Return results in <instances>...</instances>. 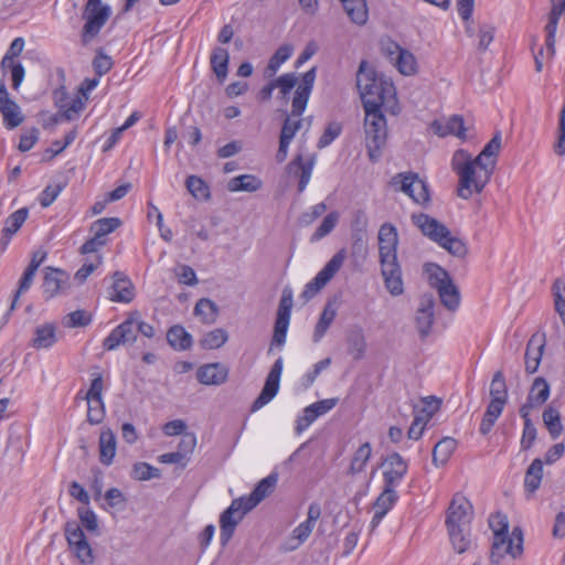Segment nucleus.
I'll use <instances>...</instances> for the list:
<instances>
[{
	"label": "nucleus",
	"instance_id": "1",
	"mask_svg": "<svg viewBox=\"0 0 565 565\" xmlns=\"http://www.w3.org/2000/svg\"><path fill=\"white\" fill-rule=\"evenodd\" d=\"M356 86L364 108H381L392 115L399 113L395 86L388 78L377 75L365 61L359 66Z\"/></svg>",
	"mask_w": 565,
	"mask_h": 565
},
{
	"label": "nucleus",
	"instance_id": "2",
	"mask_svg": "<svg viewBox=\"0 0 565 565\" xmlns=\"http://www.w3.org/2000/svg\"><path fill=\"white\" fill-rule=\"evenodd\" d=\"M451 169L458 175V196L469 200L475 193H481L489 183L494 161L480 162L467 150L458 149L451 158Z\"/></svg>",
	"mask_w": 565,
	"mask_h": 565
},
{
	"label": "nucleus",
	"instance_id": "3",
	"mask_svg": "<svg viewBox=\"0 0 565 565\" xmlns=\"http://www.w3.org/2000/svg\"><path fill=\"white\" fill-rule=\"evenodd\" d=\"M316 81V67L306 72L297 86L291 105V114L285 119L281 128L279 148L276 153L278 162L285 161L288 154L289 145L302 126V119L298 118L305 111L309 96Z\"/></svg>",
	"mask_w": 565,
	"mask_h": 565
},
{
	"label": "nucleus",
	"instance_id": "4",
	"mask_svg": "<svg viewBox=\"0 0 565 565\" xmlns=\"http://www.w3.org/2000/svg\"><path fill=\"white\" fill-rule=\"evenodd\" d=\"M412 220L425 236L445 248L452 256L462 258L467 255L468 248L466 243L459 237L451 235L448 227L438 220L424 213L414 214Z\"/></svg>",
	"mask_w": 565,
	"mask_h": 565
},
{
	"label": "nucleus",
	"instance_id": "5",
	"mask_svg": "<svg viewBox=\"0 0 565 565\" xmlns=\"http://www.w3.org/2000/svg\"><path fill=\"white\" fill-rule=\"evenodd\" d=\"M364 130L369 157L372 161L379 160L381 149L386 142V119L381 108H364Z\"/></svg>",
	"mask_w": 565,
	"mask_h": 565
},
{
	"label": "nucleus",
	"instance_id": "6",
	"mask_svg": "<svg viewBox=\"0 0 565 565\" xmlns=\"http://www.w3.org/2000/svg\"><path fill=\"white\" fill-rule=\"evenodd\" d=\"M425 269L429 285L438 291L443 306L449 311L457 310L460 305V292L449 274L436 264H428Z\"/></svg>",
	"mask_w": 565,
	"mask_h": 565
},
{
	"label": "nucleus",
	"instance_id": "7",
	"mask_svg": "<svg viewBox=\"0 0 565 565\" xmlns=\"http://www.w3.org/2000/svg\"><path fill=\"white\" fill-rule=\"evenodd\" d=\"M110 8L102 4V0H88L83 12L86 21L82 30V43L88 44L105 25L110 17Z\"/></svg>",
	"mask_w": 565,
	"mask_h": 565
},
{
	"label": "nucleus",
	"instance_id": "8",
	"mask_svg": "<svg viewBox=\"0 0 565 565\" xmlns=\"http://www.w3.org/2000/svg\"><path fill=\"white\" fill-rule=\"evenodd\" d=\"M522 553L523 532L520 527H514L510 534L507 532L493 536L490 556L493 563L499 564L505 555L516 558Z\"/></svg>",
	"mask_w": 565,
	"mask_h": 565
},
{
	"label": "nucleus",
	"instance_id": "9",
	"mask_svg": "<svg viewBox=\"0 0 565 565\" xmlns=\"http://www.w3.org/2000/svg\"><path fill=\"white\" fill-rule=\"evenodd\" d=\"M392 185L407 194L414 202L424 204L429 201L427 184L416 173H398L392 179Z\"/></svg>",
	"mask_w": 565,
	"mask_h": 565
},
{
	"label": "nucleus",
	"instance_id": "10",
	"mask_svg": "<svg viewBox=\"0 0 565 565\" xmlns=\"http://www.w3.org/2000/svg\"><path fill=\"white\" fill-rule=\"evenodd\" d=\"M250 510H246L245 497L234 499L231 505L221 514V540L223 544H226L233 536L236 525L243 520L246 513Z\"/></svg>",
	"mask_w": 565,
	"mask_h": 565
},
{
	"label": "nucleus",
	"instance_id": "11",
	"mask_svg": "<svg viewBox=\"0 0 565 565\" xmlns=\"http://www.w3.org/2000/svg\"><path fill=\"white\" fill-rule=\"evenodd\" d=\"M54 100L61 110L60 116L65 120H73L84 109L87 97L77 93L68 95L64 87H60L54 90Z\"/></svg>",
	"mask_w": 565,
	"mask_h": 565
},
{
	"label": "nucleus",
	"instance_id": "12",
	"mask_svg": "<svg viewBox=\"0 0 565 565\" xmlns=\"http://www.w3.org/2000/svg\"><path fill=\"white\" fill-rule=\"evenodd\" d=\"M137 334L136 322L131 312L124 322L109 333L104 340L103 347L105 350L113 351L119 345L132 344L137 340Z\"/></svg>",
	"mask_w": 565,
	"mask_h": 565
},
{
	"label": "nucleus",
	"instance_id": "13",
	"mask_svg": "<svg viewBox=\"0 0 565 565\" xmlns=\"http://www.w3.org/2000/svg\"><path fill=\"white\" fill-rule=\"evenodd\" d=\"M472 504L462 495H455L448 508L447 527H470Z\"/></svg>",
	"mask_w": 565,
	"mask_h": 565
},
{
	"label": "nucleus",
	"instance_id": "14",
	"mask_svg": "<svg viewBox=\"0 0 565 565\" xmlns=\"http://www.w3.org/2000/svg\"><path fill=\"white\" fill-rule=\"evenodd\" d=\"M281 372H282V359L279 358L278 360H276V362L271 366L259 396L254 401V403L252 405L253 412L260 409L276 396L278 388H279V381H280Z\"/></svg>",
	"mask_w": 565,
	"mask_h": 565
},
{
	"label": "nucleus",
	"instance_id": "15",
	"mask_svg": "<svg viewBox=\"0 0 565 565\" xmlns=\"http://www.w3.org/2000/svg\"><path fill=\"white\" fill-rule=\"evenodd\" d=\"M435 298L430 294L420 297L419 306L416 311L415 322L420 339H426L431 330L435 320Z\"/></svg>",
	"mask_w": 565,
	"mask_h": 565
},
{
	"label": "nucleus",
	"instance_id": "16",
	"mask_svg": "<svg viewBox=\"0 0 565 565\" xmlns=\"http://www.w3.org/2000/svg\"><path fill=\"white\" fill-rule=\"evenodd\" d=\"M380 264L385 288L392 296H401L404 292V282L397 258L380 260Z\"/></svg>",
	"mask_w": 565,
	"mask_h": 565
},
{
	"label": "nucleus",
	"instance_id": "17",
	"mask_svg": "<svg viewBox=\"0 0 565 565\" xmlns=\"http://www.w3.org/2000/svg\"><path fill=\"white\" fill-rule=\"evenodd\" d=\"M384 487L394 489L407 472V463L397 452L388 455L383 463Z\"/></svg>",
	"mask_w": 565,
	"mask_h": 565
},
{
	"label": "nucleus",
	"instance_id": "18",
	"mask_svg": "<svg viewBox=\"0 0 565 565\" xmlns=\"http://www.w3.org/2000/svg\"><path fill=\"white\" fill-rule=\"evenodd\" d=\"M397 232L393 225L384 224L379 231L380 260L397 258Z\"/></svg>",
	"mask_w": 565,
	"mask_h": 565
},
{
	"label": "nucleus",
	"instance_id": "19",
	"mask_svg": "<svg viewBox=\"0 0 565 565\" xmlns=\"http://www.w3.org/2000/svg\"><path fill=\"white\" fill-rule=\"evenodd\" d=\"M431 130L439 137L454 135L462 140L468 138L467 128L461 116L455 115L447 120H435L431 122Z\"/></svg>",
	"mask_w": 565,
	"mask_h": 565
},
{
	"label": "nucleus",
	"instance_id": "20",
	"mask_svg": "<svg viewBox=\"0 0 565 565\" xmlns=\"http://www.w3.org/2000/svg\"><path fill=\"white\" fill-rule=\"evenodd\" d=\"M228 372L220 363H210L202 365L196 371V379L204 385H221L227 379Z\"/></svg>",
	"mask_w": 565,
	"mask_h": 565
},
{
	"label": "nucleus",
	"instance_id": "21",
	"mask_svg": "<svg viewBox=\"0 0 565 565\" xmlns=\"http://www.w3.org/2000/svg\"><path fill=\"white\" fill-rule=\"evenodd\" d=\"M397 500L396 491L392 488L384 487L382 493L377 497L375 500L373 508H374V515L371 521V527L372 530L375 529L382 519L386 515V513L392 509L394 503Z\"/></svg>",
	"mask_w": 565,
	"mask_h": 565
},
{
	"label": "nucleus",
	"instance_id": "22",
	"mask_svg": "<svg viewBox=\"0 0 565 565\" xmlns=\"http://www.w3.org/2000/svg\"><path fill=\"white\" fill-rule=\"evenodd\" d=\"M315 160L313 158L308 161H303L301 156H297L288 166L287 171L290 175H295L299 178L298 191L302 192L308 185L312 170H313Z\"/></svg>",
	"mask_w": 565,
	"mask_h": 565
},
{
	"label": "nucleus",
	"instance_id": "23",
	"mask_svg": "<svg viewBox=\"0 0 565 565\" xmlns=\"http://www.w3.org/2000/svg\"><path fill=\"white\" fill-rule=\"evenodd\" d=\"M278 478L276 475H269L260 480L253 492L245 497L246 510H253L259 502L267 498L276 488Z\"/></svg>",
	"mask_w": 565,
	"mask_h": 565
},
{
	"label": "nucleus",
	"instance_id": "24",
	"mask_svg": "<svg viewBox=\"0 0 565 565\" xmlns=\"http://www.w3.org/2000/svg\"><path fill=\"white\" fill-rule=\"evenodd\" d=\"M110 299L116 302H130L135 298L132 282L120 273H115Z\"/></svg>",
	"mask_w": 565,
	"mask_h": 565
},
{
	"label": "nucleus",
	"instance_id": "25",
	"mask_svg": "<svg viewBox=\"0 0 565 565\" xmlns=\"http://www.w3.org/2000/svg\"><path fill=\"white\" fill-rule=\"evenodd\" d=\"M99 460L103 465L109 466L117 450V440L114 431L110 428H103L99 435Z\"/></svg>",
	"mask_w": 565,
	"mask_h": 565
},
{
	"label": "nucleus",
	"instance_id": "26",
	"mask_svg": "<svg viewBox=\"0 0 565 565\" xmlns=\"http://www.w3.org/2000/svg\"><path fill=\"white\" fill-rule=\"evenodd\" d=\"M313 526L301 522L298 526L294 529L291 534L284 541L280 546L282 552H292L296 551L301 544H303L308 537L311 535L313 531Z\"/></svg>",
	"mask_w": 565,
	"mask_h": 565
},
{
	"label": "nucleus",
	"instance_id": "27",
	"mask_svg": "<svg viewBox=\"0 0 565 565\" xmlns=\"http://www.w3.org/2000/svg\"><path fill=\"white\" fill-rule=\"evenodd\" d=\"M348 353L356 361L362 360L366 351V339L360 327L352 328L347 335Z\"/></svg>",
	"mask_w": 565,
	"mask_h": 565
},
{
	"label": "nucleus",
	"instance_id": "28",
	"mask_svg": "<svg viewBox=\"0 0 565 565\" xmlns=\"http://www.w3.org/2000/svg\"><path fill=\"white\" fill-rule=\"evenodd\" d=\"M372 456V446L369 441L362 444L353 454L347 469L348 476H355L364 471L366 463Z\"/></svg>",
	"mask_w": 565,
	"mask_h": 565
},
{
	"label": "nucleus",
	"instance_id": "29",
	"mask_svg": "<svg viewBox=\"0 0 565 565\" xmlns=\"http://www.w3.org/2000/svg\"><path fill=\"white\" fill-rule=\"evenodd\" d=\"M337 316V308L332 302H328L321 315L320 318L315 327L312 340L315 343H318L326 334L330 326L332 324L334 318Z\"/></svg>",
	"mask_w": 565,
	"mask_h": 565
},
{
	"label": "nucleus",
	"instance_id": "30",
	"mask_svg": "<svg viewBox=\"0 0 565 565\" xmlns=\"http://www.w3.org/2000/svg\"><path fill=\"white\" fill-rule=\"evenodd\" d=\"M263 185L260 179L253 174H242L232 178L227 183V190L230 192H255L258 191Z\"/></svg>",
	"mask_w": 565,
	"mask_h": 565
},
{
	"label": "nucleus",
	"instance_id": "31",
	"mask_svg": "<svg viewBox=\"0 0 565 565\" xmlns=\"http://www.w3.org/2000/svg\"><path fill=\"white\" fill-rule=\"evenodd\" d=\"M543 423L552 439H557L564 431L559 412L552 405H548L542 414Z\"/></svg>",
	"mask_w": 565,
	"mask_h": 565
},
{
	"label": "nucleus",
	"instance_id": "32",
	"mask_svg": "<svg viewBox=\"0 0 565 565\" xmlns=\"http://www.w3.org/2000/svg\"><path fill=\"white\" fill-rule=\"evenodd\" d=\"M457 447V440L452 437H444L433 449V462L436 466H444Z\"/></svg>",
	"mask_w": 565,
	"mask_h": 565
},
{
	"label": "nucleus",
	"instance_id": "33",
	"mask_svg": "<svg viewBox=\"0 0 565 565\" xmlns=\"http://www.w3.org/2000/svg\"><path fill=\"white\" fill-rule=\"evenodd\" d=\"M343 8L351 19L356 24H364L367 21L369 10L365 0H340Z\"/></svg>",
	"mask_w": 565,
	"mask_h": 565
},
{
	"label": "nucleus",
	"instance_id": "34",
	"mask_svg": "<svg viewBox=\"0 0 565 565\" xmlns=\"http://www.w3.org/2000/svg\"><path fill=\"white\" fill-rule=\"evenodd\" d=\"M45 273L43 281V291L47 297L55 296L66 282V275L60 269H51Z\"/></svg>",
	"mask_w": 565,
	"mask_h": 565
},
{
	"label": "nucleus",
	"instance_id": "35",
	"mask_svg": "<svg viewBox=\"0 0 565 565\" xmlns=\"http://www.w3.org/2000/svg\"><path fill=\"white\" fill-rule=\"evenodd\" d=\"M28 209L22 207L15 212H13L7 220L6 225L3 227V237H2V244L7 245L10 237L15 234L22 224L25 222L28 217Z\"/></svg>",
	"mask_w": 565,
	"mask_h": 565
},
{
	"label": "nucleus",
	"instance_id": "36",
	"mask_svg": "<svg viewBox=\"0 0 565 565\" xmlns=\"http://www.w3.org/2000/svg\"><path fill=\"white\" fill-rule=\"evenodd\" d=\"M194 315L200 318L203 323L212 324L218 316V308L214 301L209 298H201L194 307Z\"/></svg>",
	"mask_w": 565,
	"mask_h": 565
},
{
	"label": "nucleus",
	"instance_id": "37",
	"mask_svg": "<svg viewBox=\"0 0 565 565\" xmlns=\"http://www.w3.org/2000/svg\"><path fill=\"white\" fill-rule=\"evenodd\" d=\"M543 348L544 344L540 341H535L534 338L529 341L525 352V371L527 373L532 374L537 371L543 354Z\"/></svg>",
	"mask_w": 565,
	"mask_h": 565
},
{
	"label": "nucleus",
	"instance_id": "38",
	"mask_svg": "<svg viewBox=\"0 0 565 565\" xmlns=\"http://www.w3.org/2000/svg\"><path fill=\"white\" fill-rule=\"evenodd\" d=\"M169 344L177 350H188L192 345V337L181 326H173L167 332Z\"/></svg>",
	"mask_w": 565,
	"mask_h": 565
},
{
	"label": "nucleus",
	"instance_id": "39",
	"mask_svg": "<svg viewBox=\"0 0 565 565\" xmlns=\"http://www.w3.org/2000/svg\"><path fill=\"white\" fill-rule=\"evenodd\" d=\"M294 47L290 44H285L278 47L275 54L270 57L264 75L266 78H271L277 73L282 63H285L292 54Z\"/></svg>",
	"mask_w": 565,
	"mask_h": 565
},
{
	"label": "nucleus",
	"instance_id": "40",
	"mask_svg": "<svg viewBox=\"0 0 565 565\" xmlns=\"http://www.w3.org/2000/svg\"><path fill=\"white\" fill-rule=\"evenodd\" d=\"M543 478V461L539 458L534 459L526 470L524 478V487L530 493H534L541 484Z\"/></svg>",
	"mask_w": 565,
	"mask_h": 565
},
{
	"label": "nucleus",
	"instance_id": "41",
	"mask_svg": "<svg viewBox=\"0 0 565 565\" xmlns=\"http://www.w3.org/2000/svg\"><path fill=\"white\" fill-rule=\"evenodd\" d=\"M56 341L55 328L51 323L39 326L35 329L32 345L35 349H47L52 347Z\"/></svg>",
	"mask_w": 565,
	"mask_h": 565
},
{
	"label": "nucleus",
	"instance_id": "42",
	"mask_svg": "<svg viewBox=\"0 0 565 565\" xmlns=\"http://www.w3.org/2000/svg\"><path fill=\"white\" fill-rule=\"evenodd\" d=\"M228 52L223 47H215L211 55V67L218 81L223 82L227 76Z\"/></svg>",
	"mask_w": 565,
	"mask_h": 565
},
{
	"label": "nucleus",
	"instance_id": "43",
	"mask_svg": "<svg viewBox=\"0 0 565 565\" xmlns=\"http://www.w3.org/2000/svg\"><path fill=\"white\" fill-rule=\"evenodd\" d=\"M447 530L455 551L459 554L465 553L471 544L470 527H447Z\"/></svg>",
	"mask_w": 565,
	"mask_h": 565
},
{
	"label": "nucleus",
	"instance_id": "44",
	"mask_svg": "<svg viewBox=\"0 0 565 565\" xmlns=\"http://www.w3.org/2000/svg\"><path fill=\"white\" fill-rule=\"evenodd\" d=\"M347 258L345 248L337 252L332 258L326 264V266L319 271V280L320 281H330L333 276L340 270L344 260Z\"/></svg>",
	"mask_w": 565,
	"mask_h": 565
},
{
	"label": "nucleus",
	"instance_id": "45",
	"mask_svg": "<svg viewBox=\"0 0 565 565\" xmlns=\"http://www.w3.org/2000/svg\"><path fill=\"white\" fill-rule=\"evenodd\" d=\"M347 258L345 248L337 252L332 258L326 264V266L319 271V280L320 281H330L333 276L340 270L344 260Z\"/></svg>",
	"mask_w": 565,
	"mask_h": 565
},
{
	"label": "nucleus",
	"instance_id": "46",
	"mask_svg": "<svg viewBox=\"0 0 565 565\" xmlns=\"http://www.w3.org/2000/svg\"><path fill=\"white\" fill-rule=\"evenodd\" d=\"M0 113L3 116L6 127L9 129L18 127L23 121V115L20 110V107L13 100H9L6 104L1 105Z\"/></svg>",
	"mask_w": 565,
	"mask_h": 565
},
{
	"label": "nucleus",
	"instance_id": "47",
	"mask_svg": "<svg viewBox=\"0 0 565 565\" xmlns=\"http://www.w3.org/2000/svg\"><path fill=\"white\" fill-rule=\"evenodd\" d=\"M121 225L118 217H104L95 221L90 225V232L99 239H105V236L117 230Z\"/></svg>",
	"mask_w": 565,
	"mask_h": 565
},
{
	"label": "nucleus",
	"instance_id": "48",
	"mask_svg": "<svg viewBox=\"0 0 565 565\" xmlns=\"http://www.w3.org/2000/svg\"><path fill=\"white\" fill-rule=\"evenodd\" d=\"M228 340V333L217 328L205 333L200 340V345L205 350H215L223 347Z\"/></svg>",
	"mask_w": 565,
	"mask_h": 565
},
{
	"label": "nucleus",
	"instance_id": "49",
	"mask_svg": "<svg viewBox=\"0 0 565 565\" xmlns=\"http://www.w3.org/2000/svg\"><path fill=\"white\" fill-rule=\"evenodd\" d=\"M398 72L406 76H412L417 72V61L413 53L403 49L394 62Z\"/></svg>",
	"mask_w": 565,
	"mask_h": 565
},
{
	"label": "nucleus",
	"instance_id": "50",
	"mask_svg": "<svg viewBox=\"0 0 565 565\" xmlns=\"http://www.w3.org/2000/svg\"><path fill=\"white\" fill-rule=\"evenodd\" d=\"M530 399L542 406L550 397V384L544 377H536L530 388Z\"/></svg>",
	"mask_w": 565,
	"mask_h": 565
},
{
	"label": "nucleus",
	"instance_id": "51",
	"mask_svg": "<svg viewBox=\"0 0 565 565\" xmlns=\"http://www.w3.org/2000/svg\"><path fill=\"white\" fill-rule=\"evenodd\" d=\"M87 402V422L92 425L100 424L105 417L103 398H85Z\"/></svg>",
	"mask_w": 565,
	"mask_h": 565
},
{
	"label": "nucleus",
	"instance_id": "52",
	"mask_svg": "<svg viewBox=\"0 0 565 565\" xmlns=\"http://www.w3.org/2000/svg\"><path fill=\"white\" fill-rule=\"evenodd\" d=\"M339 221L338 212H331L322 220L321 224L315 231V233L310 237V242L315 243L322 239L324 236L330 234L335 227Z\"/></svg>",
	"mask_w": 565,
	"mask_h": 565
},
{
	"label": "nucleus",
	"instance_id": "53",
	"mask_svg": "<svg viewBox=\"0 0 565 565\" xmlns=\"http://www.w3.org/2000/svg\"><path fill=\"white\" fill-rule=\"evenodd\" d=\"M491 401L507 402L508 390L504 376L501 371L494 373L490 385Z\"/></svg>",
	"mask_w": 565,
	"mask_h": 565
},
{
	"label": "nucleus",
	"instance_id": "54",
	"mask_svg": "<svg viewBox=\"0 0 565 565\" xmlns=\"http://www.w3.org/2000/svg\"><path fill=\"white\" fill-rule=\"evenodd\" d=\"M160 470L147 462H137L132 467L131 477L135 480L146 481L160 478Z\"/></svg>",
	"mask_w": 565,
	"mask_h": 565
},
{
	"label": "nucleus",
	"instance_id": "55",
	"mask_svg": "<svg viewBox=\"0 0 565 565\" xmlns=\"http://www.w3.org/2000/svg\"><path fill=\"white\" fill-rule=\"evenodd\" d=\"M501 148V136L497 134L482 149V151L476 157L480 162H487L495 159Z\"/></svg>",
	"mask_w": 565,
	"mask_h": 565
},
{
	"label": "nucleus",
	"instance_id": "56",
	"mask_svg": "<svg viewBox=\"0 0 565 565\" xmlns=\"http://www.w3.org/2000/svg\"><path fill=\"white\" fill-rule=\"evenodd\" d=\"M186 189L195 199H207L210 196L209 186L199 177L190 175L186 179Z\"/></svg>",
	"mask_w": 565,
	"mask_h": 565
},
{
	"label": "nucleus",
	"instance_id": "57",
	"mask_svg": "<svg viewBox=\"0 0 565 565\" xmlns=\"http://www.w3.org/2000/svg\"><path fill=\"white\" fill-rule=\"evenodd\" d=\"M35 274H36V271L25 268V270L19 281L18 289L13 296V300L10 306V311H13L15 309V306H17V302H18L20 296L31 288Z\"/></svg>",
	"mask_w": 565,
	"mask_h": 565
},
{
	"label": "nucleus",
	"instance_id": "58",
	"mask_svg": "<svg viewBox=\"0 0 565 565\" xmlns=\"http://www.w3.org/2000/svg\"><path fill=\"white\" fill-rule=\"evenodd\" d=\"M92 321L90 315L85 310H76L64 318V326L67 328L86 327Z\"/></svg>",
	"mask_w": 565,
	"mask_h": 565
},
{
	"label": "nucleus",
	"instance_id": "59",
	"mask_svg": "<svg viewBox=\"0 0 565 565\" xmlns=\"http://www.w3.org/2000/svg\"><path fill=\"white\" fill-rule=\"evenodd\" d=\"M553 295L555 302V310L561 316L563 323L565 324V284L561 280H556L553 285Z\"/></svg>",
	"mask_w": 565,
	"mask_h": 565
},
{
	"label": "nucleus",
	"instance_id": "60",
	"mask_svg": "<svg viewBox=\"0 0 565 565\" xmlns=\"http://www.w3.org/2000/svg\"><path fill=\"white\" fill-rule=\"evenodd\" d=\"M77 514L82 525L89 532H98V519L96 513L89 508H78Z\"/></svg>",
	"mask_w": 565,
	"mask_h": 565
},
{
	"label": "nucleus",
	"instance_id": "61",
	"mask_svg": "<svg viewBox=\"0 0 565 565\" xmlns=\"http://www.w3.org/2000/svg\"><path fill=\"white\" fill-rule=\"evenodd\" d=\"M274 84L276 88H279L281 98L285 99L290 90L296 86L297 77L294 73H287L274 79Z\"/></svg>",
	"mask_w": 565,
	"mask_h": 565
},
{
	"label": "nucleus",
	"instance_id": "62",
	"mask_svg": "<svg viewBox=\"0 0 565 565\" xmlns=\"http://www.w3.org/2000/svg\"><path fill=\"white\" fill-rule=\"evenodd\" d=\"M70 547L73 550V552L75 553L76 557L81 561V563H83L85 565L93 564V562H94L93 551H92V547H90L89 543L87 542V540L82 541L79 543H75L74 545H71Z\"/></svg>",
	"mask_w": 565,
	"mask_h": 565
},
{
	"label": "nucleus",
	"instance_id": "63",
	"mask_svg": "<svg viewBox=\"0 0 565 565\" xmlns=\"http://www.w3.org/2000/svg\"><path fill=\"white\" fill-rule=\"evenodd\" d=\"M289 320L290 318L277 316L274 328L273 344L282 345L285 343Z\"/></svg>",
	"mask_w": 565,
	"mask_h": 565
},
{
	"label": "nucleus",
	"instance_id": "64",
	"mask_svg": "<svg viewBox=\"0 0 565 565\" xmlns=\"http://www.w3.org/2000/svg\"><path fill=\"white\" fill-rule=\"evenodd\" d=\"M65 536L70 546L86 540L81 525L76 521H70L65 524Z\"/></svg>",
	"mask_w": 565,
	"mask_h": 565
}]
</instances>
